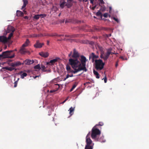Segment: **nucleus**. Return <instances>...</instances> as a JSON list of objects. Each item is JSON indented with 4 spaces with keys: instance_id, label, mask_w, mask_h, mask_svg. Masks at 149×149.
Wrapping results in <instances>:
<instances>
[{
    "instance_id": "58",
    "label": "nucleus",
    "mask_w": 149,
    "mask_h": 149,
    "mask_svg": "<svg viewBox=\"0 0 149 149\" xmlns=\"http://www.w3.org/2000/svg\"><path fill=\"white\" fill-rule=\"evenodd\" d=\"M38 76H36L35 77V78H36V77H38Z\"/></svg>"
},
{
    "instance_id": "25",
    "label": "nucleus",
    "mask_w": 149,
    "mask_h": 149,
    "mask_svg": "<svg viewBox=\"0 0 149 149\" xmlns=\"http://www.w3.org/2000/svg\"><path fill=\"white\" fill-rule=\"evenodd\" d=\"M16 15L18 17L22 16L24 15V13L21 11L18 10L17 11Z\"/></svg>"
},
{
    "instance_id": "2",
    "label": "nucleus",
    "mask_w": 149,
    "mask_h": 149,
    "mask_svg": "<svg viewBox=\"0 0 149 149\" xmlns=\"http://www.w3.org/2000/svg\"><path fill=\"white\" fill-rule=\"evenodd\" d=\"M69 63L72 68L76 70L78 69L79 65V61L77 58H70L69 59Z\"/></svg>"
},
{
    "instance_id": "55",
    "label": "nucleus",
    "mask_w": 149,
    "mask_h": 149,
    "mask_svg": "<svg viewBox=\"0 0 149 149\" xmlns=\"http://www.w3.org/2000/svg\"><path fill=\"white\" fill-rule=\"evenodd\" d=\"M73 89H72V88L71 89L70 91H72Z\"/></svg>"
},
{
    "instance_id": "1",
    "label": "nucleus",
    "mask_w": 149,
    "mask_h": 149,
    "mask_svg": "<svg viewBox=\"0 0 149 149\" xmlns=\"http://www.w3.org/2000/svg\"><path fill=\"white\" fill-rule=\"evenodd\" d=\"M88 59L84 56L81 55L79 58V65L77 71L84 70L86 72L87 69L86 68V63Z\"/></svg>"
},
{
    "instance_id": "13",
    "label": "nucleus",
    "mask_w": 149,
    "mask_h": 149,
    "mask_svg": "<svg viewBox=\"0 0 149 149\" xmlns=\"http://www.w3.org/2000/svg\"><path fill=\"white\" fill-rule=\"evenodd\" d=\"M58 59L59 58H56L54 59L50 60L49 62H47V64L51 65H53L58 61Z\"/></svg>"
},
{
    "instance_id": "48",
    "label": "nucleus",
    "mask_w": 149,
    "mask_h": 149,
    "mask_svg": "<svg viewBox=\"0 0 149 149\" xmlns=\"http://www.w3.org/2000/svg\"><path fill=\"white\" fill-rule=\"evenodd\" d=\"M73 76V74H72L71 75H69V77H72Z\"/></svg>"
},
{
    "instance_id": "15",
    "label": "nucleus",
    "mask_w": 149,
    "mask_h": 149,
    "mask_svg": "<svg viewBox=\"0 0 149 149\" xmlns=\"http://www.w3.org/2000/svg\"><path fill=\"white\" fill-rule=\"evenodd\" d=\"M44 45L43 43H40L38 41H36V43L34 45V47L36 48H40Z\"/></svg>"
},
{
    "instance_id": "32",
    "label": "nucleus",
    "mask_w": 149,
    "mask_h": 149,
    "mask_svg": "<svg viewBox=\"0 0 149 149\" xmlns=\"http://www.w3.org/2000/svg\"><path fill=\"white\" fill-rule=\"evenodd\" d=\"M27 74L26 73L24 72L22 73L21 75V78L23 79L24 77H26L27 76Z\"/></svg>"
},
{
    "instance_id": "5",
    "label": "nucleus",
    "mask_w": 149,
    "mask_h": 149,
    "mask_svg": "<svg viewBox=\"0 0 149 149\" xmlns=\"http://www.w3.org/2000/svg\"><path fill=\"white\" fill-rule=\"evenodd\" d=\"M12 52V51H8L3 52L2 54H0V58H13L15 56L14 54L12 55H10V52Z\"/></svg>"
},
{
    "instance_id": "27",
    "label": "nucleus",
    "mask_w": 149,
    "mask_h": 149,
    "mask_svg": "<svg viewBox=\"0 0 149 149\" xmlns=\"http://www.w3.org/2000/svg\"><path fill=\"white\" fill-rule=\"evenodd\" d=\"M22 64L19 61H17L14 63L12 65L13 67L18 66L21 65Z\"/></svg>"
},
{
    "instance_id": "45",
    "label": "nucleus",
    "mask_w": 149,
    "mask_h": 149,
    "mask_svg": "<svg viewBox=\"0 0 149 149\" xmlns=\"http://www.w3.org/2000/svg\"><path fill=\"white\" fill-rule=\"evenodd\" d=\"M69 77V75L68 74H67L66 77V78L68 79Z\"/></svg>"
},
{
    "instance_id": "33",
    "label": "nucleus",
    "mask_w": 149,
    "mask_h": 149,
    "mask_svg": "<svg viewBox=\"0 0 149 149\" xmlns=\"http://www.w3.org/2000/svg\"><path fill=\"white\" fill-rule=\"evenodd\" d=\"M96 15L97 16H101V17H102V13L100 11H99L97 13Z\"/></svg>"
},
{
    "instance_id": "49",
    "label": "nucleus",
    "mask_w": 149,
    "mask_h": 149,
    "mask_svg": "<svg viewBox=\"0 0 149 149\" xmlns=\"http://www.w3.org/2000/svg\"><path fill=\"white\" fill-rule=\"evenodd\" d=\"M66 101V100H65L63 102L61 103L62 104H63V103H65V102Z\"/></svg>"
},
{
    "instance_id": "11",
    "label": "nucleus",
    "mask_w": 149,
    "mask_h": 149,
    "mask_svg": "<svg viewBox=\"0 0 149 149\" xmlns=\"http://www.w3.org/2000/svg\"><path fill=\"white\" fill-rule=\"evenodd\" d=\"M19 52L22 54H25L26 53H28L29 54H30V52L28 50L26 49L25 47H21L20 49Z\"/></svg>"
},
{
    "instance_id": "40",
    "label": "nucleus",
    "mask_w": 149,
    "mask_h": 149,
    "mask_svg": "<svg viewBox=\"0 0 149 149\" xmlns=\"http://www.w3.org/2000/svg\"><path fill=\"white\" fill-rule=\"evenodd\" d=\"M57 91V90H52L50 91V92L51 93H52L54 92H56V91Z\"/></svg>"
},
{
    "instance_id": "44",
    "label": "nucleus",
    "mask_w": 149,
    "mask_h": 149,
    "mask_svg": "<svg viewBox=\"0 0 149 149\" xmlns=\"http://www.w3.org/2000/svg\"><path fill=\"white\" fill-rule=\"evenodd\" d=\"M94 0H90L91 3L92 4H93V1Z\"/></svg>"
},
{
    "instance_id": "18",
    "label": "nucleus",
    "mask_w": 149,
    "mask_h": 149,
    "mask_svg": "<svg viewBox=\"0 0 149 149\" xmlns=\"http://www.w3.org/2000/svg\"><path fill=\"white\" fill-rule=\"evenodd\" d=\"M79 54L78 52L75 49H74L73 53L72 56V57L73 58H76L79 57Z\"/></svg>"
},
{
    "instance_id": "38",
    "label": "nucleus",
    "mask_w": 149,
    "mask_h": 149,
    "mask_svg": "<svg viewBox=\"0 0 149 149\" xmlns=\"http://www.w3.org/2000/svg\"><path fill=\"white\" fill-rule=\"evenodd\" d=\"M17 81H16L14 83V87H16L17 86Z\"/></svg>"
},
{
    "instance_id": "31",
    "label": "nucleus",
    "mask_w": 149,
    "mask_h": 149,
    "mask_svg": "<svg viewBox=\"0 0 149 149\" xmlns=\"http://www.w3.org/2000/svg\"><path fill=\"white\" fill-rule=\"evenodd\" d=\"M3 68L9 71H12L13 70V69L12 68L8 67H4Z\"/></svg>"
},
{
    "instance_id": "53",
    "label": "nucleus",
    "mask_w": 149,
    "mask_h": 149,
    "mask_svg": "<svg viewBox=\"0 0 149 149\" xmlns=\"http://www.w3.org/2000/svg\"><path fill=\"white\" fill-rule=\"evenodd\" d=\"M68 98H69V97H68L66 99V100H65L66 101V100H68Z\"/></svg>"
},
{
    "instance_id": "24",
    "label": "nucleus",
    "mask_w": 149,
    "mask_h": 149,
    "mask_svg": "<svg viewBox=\"0 0 149 149\" xmlns=\"http://www.w3.org/2000/svg\"><path fill=\"white\" fill-rule=\"evenodd\" d=\"M74 109V107H71L69 109V110H68V111H69V114L70 115V116L72 115L73 114Z\"/></svg>"
},
{
    "instance_id": "37",
    "label": "nucleus",
    "mask_w": 149,
    "mask_h": 149,
    "mask_svg": "<svg viewBox=\"0 0 149 149\" xmlns=\"http://www.w3.org/2000/svg\"><path fill=\"white\" fill-rule=\"evenodd\" d=\"M103 79H104V82L105 83H106L107 82V77H106V76H105V77Z\"/></svg>"
},
{
    "instance_id": "41",
    "label": "nucleus",
    "mask_w": 149,
    "mask_h": 149,
    "mask_svg": "<svg viewBox=\"0 0 149 149\" xmlns=\"http://www.w3.org/2000/svg\"><path fill=\"white\" fill-rule=\"evenodd\" d=\"M120 58L123 59V60H127L126 58H125L124 57L121 56L120 57Z\"/></svg>"
},
{
    "instance_id": "52",
    "label": "nucleus",
    "mask_w": 149,
    "mask_h": 149,
    "mask_svg": "<svg viewBox=\"0 0 149 149\" xmlns=\"http://www.w3.org/2000/svg\"><path fill=\"white\" fill-rule=\"evenodd\" d=\"M118 63H116V67H117L118 66Z\"/></svg>"
},
{
    "instance_id": "50",
    "label": "nucleus",
    "mask_w": 149,
    "mask_h": 149,
    "mask_svg": "<svg viewBox=\"0 0 149 149\" xmlns=\"http://www.w3.org/2000/svg\"><path fill=\"white\" fill-rule=\"evenodd\" d=\"M82 1H83L86 2L88 0H82Z\"/></svg>"
},
{
    "instance_id": "47",
    "label": "nucleus",
    "mask_w": 149,
    "mask_h": 149,
    "mask_svg": "<svg viewBox=\"0 0 149 149\" xmlns=\"http://www.w3.org/2000/svg\"><path fill=\"white\" fill-rule=\"evenodd\" d=\"M111 9H112V8H111V7H109V9H110L109 12H110V11H111Z\"/></svg>"
},
{
    "instance_id": "59",
    "label": "nucleus",
    "mask_w": 149,
    "mask_h": 149,
    "mask_svg": "<svg viewBox=\"0 0 149 149\" xmlns=\"http://www.w3.org/2000/svg\"><path fill=\"white\" fill-rule=\"evenodd\" d=\"M109 17H110V16L109 15Z\"/></svg>"
},
{
    "instance_id": "22",
    "label": "nucleus",
    "mask_w": 149,
    "mask_h": 149,
    "mask_svg": "<svg viewBox=\"0 0 149 149\" xmlns=\"http://www.w3.org/2000/svg\"><path fill=\"white\" fill-rule=\"evenodd\" d=\"M22 1L23 2V5L21 9L22 10L25 8L28 3V1L27 0H23Z\"/></svg>"
},
{
    "instance_id": "51",
    "label": "nucleus",
    "mask_w": 149,
    "mask_h": 149,
    "mask_svg": "<svg viewBox=\"0 0 149 149\" xmlns=\"http://www.w3.org/2000/svg\"><path fill=\"white\" fill-rule=\"evenodd\" d=\"M23 12H24V13H25V14H26V11H25V10H23Z\"/></svg>"
},
{
    "instance_id": "17",
    "label": "nucleus",
    "mask_w": 149,
    "mask_h": 149,
    "mask_svg": "<svg viewBox=\"0 0 149 149\" xmlns=\"http://www.w3.org/2000/svg\"><path fill=\"white\" fill-rule=\"evenodd\" d=\"M98 58V56L95 55L93 53H92L89 56L90 59H92V61L93 62L95 59H97Z\"/></svg>"
},
{
    "instance_id": "23",
    "label": "nucleus",
    "mask_w": 149,
    "mask_h": 149,
    "mask_svg": "<svg viewBox=\"0 0 149 149\" xmlns=\"http://www.w3.org/2000/svg\"><path fill=\"white\" fill-rule=\"evenodd\" d=\"M30 43V41L28 39H26V41L23 44L22 47H25L28 46L29 44Z\"/></svg>"
},
{
    "instance_id": "46",
    "label": "nucleus",
    "mask_w": 149,
    "mask_h": 149,
    "mask_svg": "<svg viewBox=\"0 0 149 149\" xmlns=\"http://www.w3.org/2000/svg\"><path fill=\"white\" fill-rule=\"evenodd\" d=\"M24 18L25 19H28V17H27V16H25L24 17Z\"/></svg>"
},
{
    "instance_id": "57",
    "label": "nucleus",
    "mask_w": 149,
    "mask_h": 149,
    "mask_svg": "<svg viewBox=\"0 0 149 149\" xmlns=\"http://www.w3.org/2000/svg\"><path fill=\"white\" fill-rule=\"evenodd\" d=\"M47 43H48V44H49V41H47Z\"/></svg>"
},
{
    "instance_id": "34",
    "label": "nucleus",
    "mask_w": 149,
    "mask_h": 149,
    "mask_svg": "<svg viewBox=\"0 0 149 149\" xmlns=\"http://www.w3.org/2000/svg\"><path fill=\"white\" fill-rule=\"evenodd\" d=\"M50 37H54L55 36H60V35H58L57 34H56V33L54 34H51L49 35Z\"/></svg>"
},
{
    "instance_id": "30",
    "label": "nucleus",
    "mask_w": 149,
    "mask_h": 149,
    "mask_svg": "<svg viewBox=\"0 0 149 149\" xmlns=\"http://www.w3.org/2000/svg\"><path fill=\"white\" fill-rule=\"evenodd\" d=\"M93 73L96 76V78L98 79L99 78V74L97 71L95 70L93 71Z\"/></svg>"
},
{
    "instance_id": "26",
    "label": "nucleus",
    "mask_w": 149,
    "mask_h": 149,
    "mask_svg": "<svg viewBox=\"0 0 149 149\" xmlns=\"http://www.w3.org/2000/svg\"><path fill=\"white\" fill-rule=\"evenodd\" d=\"M72 1H70L68 0L67 1V3L65 4V6H67V7L69 8L71 7L72 5Z\"/></svg>"
},
{
    "instance_id": "21",
    "label": "nucleus",
    "mask_w": 149,
    "mask_h": 149,
    "mask_svg": "<svg viewBox=\"0 0 149 149\" xmlns=\"http://www.w3.org/2000/svg\"><path fill=\"white\" fill-rule=\"evenodd\" d=\"M41 16H42L43 17H45L46 16V15L45 14L37 15H35L33 17V18L35 19L38 20L40 18V17Z\"/></svg>"
},
{
    "instance_id": "56",
    "label": "nucleus",
    "mask_w": 149,
    "mask_h": 149,
    "mask_svg": "<svg viewBox=\"0 0 149 149\" xmlns=\"http://www.w3.org/2000/svg\"><path fill=\"white\" fill-rule=\"evenodd\" d=\"M95 6L94 7H93V9H94L95 8Z\"/></svg>"
},
{
    "instance_id": "54",
    "label": "nucleus",
    "mask_w": 149,
    "mask_h": 149,
    "mask_svg": "<svg viewBox=\"0 0 149 149\" xmlns=\"http://www.w3.org/2000/svg\"><path fill=\"white\" fill-rule=\"evenodd\" d=\"M67 79V78H66V77L63 80H64V81H65V80Z\"/></svg>"
},
{
    "instance_id": "12",
    "label": "nucleus",
    "mask_w": 149,
    "mask_h": 149,
    "mask_svg": "<svg viewBox=\"0 0 149 149\" xmlns=\"http://www.w3.org/2000/svg\"><path fill=\"white\" fill-rule=\"evenodd\" d=\"M66 69L67 70V72L68 73L72 72L75 74L79 72L77 71V70H78V69L77 70H72L71 69L70 66L68 65H66Z\"/></svg>"
},
{
    "instance_id": "19",
    "label": "nucleus",
    "mask_w": 149,
    "mask_h": 149,
    "mask_svg": "<svg viewBox=\"0 0 149 149\" xmlns=\"http://www.w3.org/2000/svg\"><path fill=\"white\" fill-rule=\"evenodd\" d=\"M66 2L65 0H60V6L62 8H63L64 6H65Z\"/></svg>"
},
{
    "instance_id": "8",
    "label": "nucleus",
    "mask_w": 149,
    "mask_h": 149,
    "mask_svg": "<svg viewBox=\"0 0 149 149\" xmlns=\"http://www.w3.org/2000/svg\"><path fill=\"white\" fill-rule=\"evenodd\" d=\"M101 134V131H92L91 137L94 139H97Z\"/></svg>"
},
{
    "instance_id": "14",
    "label": "nucleus",
    "mask_w": 149,
    "mask_h": 149,
    "mask_svg": "<svg viewBox=\"0 0 149 149\" xmlns=\"http://www.w3.org/2000/svg\"><path fill=\"white\" fill-rule=\"evenodd\" d=\"M34 62V61L33 60H31L29 59H27L25 60L23 62V63L22 64H24L25 65H29L33 63Z\"/></svg>"
},
{
    "instance_id": "3",
    "label": "nucleus",
    "mask_w": 149,
    "mask_h": 149,
    "mask_svg": "<svg viewBox=\"0 0 149 149\" xmlns=\"http://www.w3.org/2000/svg\"><path fill=\"white\" fill-rule=\"evenodd\" d=\"M88 134L86 137V144L85 146V149H93L94 143H92V140L90 138L88 137Z\"/></svg>"
},
{
    "instance_id": "39",
    "label": "nucleus",
    "mask_w": 149,
    "mask_h": 149,
    "mask_svg": "<svg viewBox=\"0 0 149 149\" xmlns=\"http://www.w3.org/2000/svg\"><path fill=\"white\" fill-rule=\"evenodd\" d=\"M100 3V4H104V2L103 1V0H98Z\"/></svg>"
},
{
    "instance_id": "28",
    "label": "nucleus",
    "mask_w": 149,
    "mask_h": 149,
    "mask_svg": "<svg viewBox=\"0 0 149 149\" xmlns=\"http://www.w3.org/2000/svg\"><path fill=\"white\" fill-rule=\"evenodd\" d=\"M34 69H35V70L36 71L38 70H39L40 69H41L40 66L39 64H38L36 66H35L34 67Z\"/></svg>"
},
{
    "instance_id": "4",
    "label": "nucleus",
    "mask_w": 149,
    "mask_h": 149,
    "mask_svg": "<svg viewBox=\"0 0 149 149\" xmlns=\"http://www.w3.org/2000/svg\"><path fill=\"white\" fill-rule=\"evenodd\" d=\"M95 68L97 70H101L104 68V63L102 61L100 60H95Z\"/></svg>"
},
{
    "instance_id": "7",
    "label": "nucleus",
    "mask_w": 149,
    "mask_h": 149,
    "mask_svg": "<svg viewBox=\"0 0 149 149\" xmlns=\"http://www.w3.org/2000/svg\"><path fill=\"white\" fill-rule=\"evenodd\" d=\"M12 34H9L8 37L7 38L5 36H0V42L3 43H7L10 39L12 37Z\"/></svg>"
},
{
    "instance_id": "35",
    "label": "nucleus",
    "mask_w": 149,
    "mask_h": 149,
    "mask_svg": "<svg viewBox=\"0 0 149 149\" xmlns=\"http://www.w3.org/2000/svg\"><path fill=\"white\" fill-rule=\"evenodd\" d=\"M111 18L112 19H113L114 20H115V21H116L118 23L119 22V20L117 18H116L115 17H111Z\"/></svg>"
},
{
    "instance_id": "36",
    "label": "nucleus",
    "mask_w": 149,
    "mask_h": 149,
    "mask_svg": "<svg viewBox=\"0 0 149 149\" xmlns=\"http://www.w3.org/2000/svg\"><path fill=\"white\" fill-rule=\"evenodd\" d=\"M103 15L104 17L107 18L108 17V13H105Z\"/></svg>"
},
{
    "instance_id": "16",
    "label": "nucleus",
    "mask_w": 149,
    "mask_h": 149,
    "mask_svg": "<svg viewBox=\"0 0 149 149\" xmlns=\"http://www.w3.org/2000/svg\"><path fill=\"white\" fill-rule=\"evenodd\" d=\"M39 54L44 58H47L49 56V54L47 52H41L39 53Z\"/></svg>"
},
{
    "instance_id": "20",
    "label": "nucleus",
    "mask_w": 149,
    "mask_h": 149,
    "mask_svg": "<svg viewBox=\"0 0 149 149\" xmlns=\"http://www.w3.org/2000/svg\"><path fill=\"white\" fill-rule=\"evenodd\" d=\"M97 140L101 142H104L105 141V140L104 139L103 136H101L100 137H98L97 138Z\"/></svg>"
},
{
    "instance_id": "29",
    "label": "nucleus",
    "mask_w": 149,
    "mask_h": 149,
    "mask_svg": "<svg viewBox=\"0 0 149 149\" xmlns=\"http://www.w3.org/2000/svg\"><path fill=\"white\" fill-rule=\"evenodd\" d=\"M40 68L42 70L43 72H45L47 71V70H46V68L45 67L42 65H41Z\"/></svg>"
},
{
    "instance_id": "9",
    "label": "nucleus",
    "mask_w": 149,
    "mask_h": 149,
    "mask_svg": "<svg viewBox=\"0 0 149 149\" xmlns=\"http://www.w3.org/2000/svg\"><path fill=\"white\" fill-rule=\"evenodd\" d=\"M15 31V29L14 27L11 26L9 25L8 26V27L6 31V33H4L3 35H6L7 33H10V34H11V33L12 34V36L13 34V32Z\"/></svg>"
},
{
    "instance_id": "60",
    "label": "nucleus",
    "mask_w": 149,
    "mask_h": 149,
    "mask_svg": "<svg viewBox=\"0 0 149 149\" xmlns=\"http://www.w3.org/2000/svg\"><path fill=\"white\" fill-rule=\"evenodd\" d=\"M34 36V37H37V36Z\"/></svg>"
},
{
    "instance_id": "10",
    "label": "nucleus",
    "mask_w": 149,
    "mask_h": 149,
    "mask_svg": "<svg viewBox=\"0 0 149 149\" xmlns=\"http://www.w3.org/2000/svg\"><path fill=\"white\" fill-rule=\"evenodd\" d=\"M103 123L102 122H100L98 125H96L92 129V130H100L101 129V126L103 125Z\"/></svg>"
},
{
    "instance_id": "43",
    "label": "nucleus",
    "mask_w": 149,
    "mask_h": 149,
    "mask_svg": "<svg viewBox=\"0 0 149 149\" xmlns=\"http://www.w3.org/2000/svg\"><path fill=\"white\" fill-rule=\"evenodd\" d=\"M72 54V52H70V53L68 54V56L70 57V56H71Z\"/></svg>"
},
{
    "instance_id": "42",
    "label": "nucleus",
    "mask_w": 149,
    "mask_h": 149,
    "mask_svg": "<svg viewBox=\"0 0 149 149\" xmlns=\"http://www.w3.org/2000/svg\"><path fill=\"white\" fill-rule=\"evenodd\" d=\"M76 85L74 84V85H73L72 87V89H74V88L76 87Z\"/></svg>"
},
{
    "instance_id": "6",
    "label": "nucleus",
    "mask_w": 149,
    "mask_h": 149,
    "mask_svg": "<svg viewBox=\"0 0 149 149\" xmlns=\"http://www.w3.org/2000/svg\"><path fill=\"white\" fill-rule=\"evenodd\" d=\"M111 54H112L111 49H108L107 53L105 54L104 53L103 50H101L100 56V58H103L104 60H106L108 58L109 55ZM112 54H113L114 53H112Z\"/></svg>"
}]
</instances>
